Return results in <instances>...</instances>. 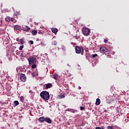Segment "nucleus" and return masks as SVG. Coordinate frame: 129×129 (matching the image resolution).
Wrapping results in <instances>:
<instances>
[{
    "label": "nucleus",
    "mask_w": 129,
    "mask_h": 129,
    "mask_svg": "<svg viewBox=\"0 0 129 129\" xmlns=\"http://www.w3.org/2000/svg\"><path fill=\"white\" fill-rule=\"evenodd\" d=\"M107 51H108V49H107V48H106V47L104 46H101V47H100V51L102 54H104L105 53H106Z\"/></svg>",
    "instance_id": "5"
},
{
    "label": "nucleus",
    "mask_w": 129,
    "mask_h": 129,
    "mask_svg": "<svg viewBox=\"0 0 129 129\" xmlns=\"http://www.w3.org/2000/svg\"><path fill=\"white\" fill-rule=\"evenodd\" d=\"M51 31H52V33H54V34H57V32H58V29L52 28Z\"/></svg>",
    "instance_id": "10"
},
{
    "label": "nucleus",
    "mask_w": 129,
    "mask_h": 129,
    "mask_svg": "<svg viewBox=\"0 0 129 129\" xmlns=\"http://www.w3.org/2000/svg\"><path fill=\"white\" fill-rule=\"evenodd\" d=\"M20 98V101H21V102H24V97L21 96Z\"/></svg>",
    "instance_id": "24"
},
{
    "label": "nucleus",
    "mask_w": 129,
    "mask_h": 129,
    "mask_svg": "<svg viewBox=\"0 0 129 129\" xmlns=\"http://www.w3.org/2000/svg\"><path fill=\"white\" fill-rule=\"evenodd\" d=\"M38 120L40 122H44V121H45V118L44 117H40L38 119Z\"/></svg>",
    "instance_id": "11"
},
{
    "label": "nucleus",
    "mask_w": 129,
    "mask_h": 129,
    "mask_svg": "<svg viewBox=\"0 0 129 129\" xmlns=\"http://www.w3.org/2000/svg\"><path fill=\"white\" fill-rule=\"evenodd\" d=\"M75 50L77 54H82V55H83V53L84 52V49H83V48L80 47L79 46H76L75 47Z\"/></svg>",
    "instance_id": "3"
},
{
    "label": "nucleus",
    "mask_w": 129,
    "mask_h": 129,
    "mask_svg": "<svg viewBox=\"0 0 129 129\" xmlns=\"http://www.w3.org/2000/svg\"><path fill=\"white\" fill-rule=\"evenodd\" d=\"M31 33L32 34V35H33V36H36V35H37V34L38 33V31H37V30H33Z\"/></svg>",
    "instance_id": "14"
},
{
    "label": "nucleus",
    "mask_w": 129,
    "mask_h": 129,
    "mask_svg": "<svg viewBox=\"0 0 129 129\" xmlns=\"http://www.w3.org/2000/svg\"><path fill=\"white\" fill-rule=\"evenodd\" d=\"M30 29L31 28L28 26H25V27H24V28H23V30L25 32H28V31L30 30Z\"/></svg>",
    "instance_id": "13"
},
{
    "label": "nucleus",
    "mask_w": 129,
    "mask_h": 129,
    "mask_svg": "<svg viewBox=\"0 0 129 129\" xmlns=\"http://www.w3.org/2000/svg\"><path fill=\"white\" fill-rule=\"evenodd\" d=\"M20 79L22 82H25L27 80V78H26V75L24 74H21L20 75Z\"/></svg>",
    "instance_id": "6"
},
{
    "label": "nucleus",
    "mask_w": 129,
    "mask_h": 129,
    "mask_svg": "<svg viewBox=\"0 0 129 129\" xmlns=\"http://www.w3.org/2000/svg\"><path fill=\"white\" fill-rule=\"evenodd\" d=\"M52 45H57V42H56V41H54L52 42Z\"/></svg>",
    "instance_id": "30"
},
{
    "label": "nucleus",
    "mask_w": 129,
    "mask_h": 129,
    "mask_svg": "<svg viewBox=\"0 0 129 129\" xmlns=\"http://www.w3.org/2000/svg\"><path fill=\"white\" fill-rule=\"evenodd\" d=\"M112 101H113V99H108L107 100V103H108L109 104H110L111 103V102H112Z\"/></svg>",
    "instance_id": "19"
},
{
    "label": "nucleus",
    "mask_w": 129,
    "mask_h": 129,
    "mask_svg": "<svg viewBox=\"0 0 129 129\" xmlns=\"http://www.w3.org/2000/svg\"><path fill=\"white\" fill-rule=\"evenodd\" d=\"M52 86H53V85H52V84L51 83H48L47 84H46V87L45 88L46 89H48L49 88H51V87H52Z\"/></svg>",
    "instance_id": "9"
},
{
    "label": "nucleus",
    "mask_w": 129,
    "mask_h": 129,
    "mask_svg": "<svg viewBox=\"0 0 129 129\" xmlns=\"http://www.w3.org/2000/svg\"><path fill=\"white\" fill-rule=\"evenodd\" d=\"M20 44H22L23 45V44H24V39L21 38L20 41H19Z\"/></svg>",
    "instance_id": "21"
},
{
    "label": "nucleus",
    "mask_w": 129,
    "mask_h": 129,
    "mask_svg": "<svg viewBox=\"0 0 129 129\" xmlns=\"http://www.w3.org/2000/svg\"><path fill=\"white\" fill-rule=\"evenodd\" d=\"M6 22H11V17L8 16L5 18Z\"/></svg>",
    "instance_id": "16"
},
{
    "label": "nucleus",
    "mask_w": 129,
    "mask_h": 129,
    "mask_svg": "<svg viewBox=\"0 0 129 129\" xmlns=\"http://www.w3.org/2000/svg\"><path fill=\"white\" fill-rule=\"evenodd\" d=\"M24 48V45H21L20 47H19V50L20 51H22V50H23V48Z\"/></svg>",
    "instance_id": "23"
},
{
    "label": "nucleus",
    "mask_w": 129,
    "mask_h": 129,
    "mask_svg": "<svg viewBox=\"0 0 129 129\" xmlns=\"http://www.w3.org/2000/svg\"><path fill=\"white\" fill-rule=\"evenodd\" d=\"M100 104V99L99 98H97V105H99Z\"/></svg>",
    "instance_id": "25"
},
{
    "label": "nucleus",
    "mask_w": 129,
    "mask_h": 129,
    "mask_svg": "<svg viewBox=\"0 0 129 129\" xmlns=\"http://www.w3.org/2000/svg\"><path fill=\"white\" fill-rule=\"evenodd\" d=\"M20 57H24V54L21 53Z\"/></svg>",
    "instance_id": "33"
},
{
    "label": "nucleus",
    "mask_w": 129,
    "mask_h": 129,
    "mask_svg": "<svg viewBox=\"0 0 129 129\" xmlns=\"http://www.w3.org/2000/svg\"><path fill=\"white\" fill-rule=\"evenodd\" d=\"M14 31L15 32H20V31H22V28L19 25H15Z\"/></svg>",
    "instance_id": "7"
},
{
    "label": "nucleus",
    "mask_w": 129,
    "mask_h": 129,
    "mask_svg": "<svg viewBox=\"0 0 129 129\" xmlns=\"http://www.w3.org/2000/svg\"><path fill=\"white\" fill-rule=\"evenodd\" d=\"M28 61L30 64H36L37 62V58L35 56H30L28 58Z\"/></svg>",
    "instance_id": "2"
},
{
    "label": "nucleus",
    "mask_w": 129,
    "mask_h": 129,
    "mask_svg": "<svg viewBox=\"0 0 129 129\" xmlns=\"http://www.w3.org/2000/svg\"><path fill=\"white\" fill-rule=\"evenodd\" d=\"M58 97L60 99H62V98H65V96H64V95H59Z\"/></svg>",
    "instance_id": "20"
},
{
    "label": "nucleus",
    "mask_w": 129,
    "mask_h": 129,
    "mask_svg": "<svg viewBox=\"0 0 129 129\" xmlns=\"http://www.w3.org/2000/svg\"><path fill=\"white\" fill-rule=\"evenodd\" d=\"M10 20L12 22H13L14 21V18H11Z\"/></svg>",
    "instance_id": "36"
},
{
    "label": "nucleus",
    "mask_w": 129,
    "mask_h": 129,
    "mask_svg": "<svg viewBox=\"0 0 129 129\" xmlns=\"http://www.w3.org/2000/svg\"><path fill=\"white\" fill-rule=\"evenodd\" d=\"M41 44L43 46V42H41Z\"/></svg>",
    "instance_id": "41"
},
{
    "label": "nucleus",
    "mask_w": 129,
    "mask_h": 129,
    "mask_svg": "<svg viewBox=\"0 0 129 129\" xmlns=\"http://www.w3.org/2000/svg\"><path fill=\"white\" fill-rule=\"evenodd\" d=\"M95 104H96V105H97V99H96Z\"/></svg>",
    "instance_id": "35"
},
{
    "label": "nucleus",
    "mask_w": 129,
    "mask_h": 129,
    "mask_svg": "<svg viewBox=\"0 0 129 129\" xmlns=\"http://www.w3.org/2000/svg\"><path fill=\"white\" fill-rule=\"evenodd\" d=\"M69 111L73 112V113H75V111H77V110H74L73 109H68Z\"/></svg>",
    "instance_id": "15"
},
{
    "label": "nucleus",
    "mask_w": 129,
    "mask_h": 129,
    "mask_svg": "<svg viewBox=\"0 0 129 129\" xmlns=\"http://www.w3.org/2000/svg\"><path fill=\"white\" fill-rule=\"evenodd\" d=\"M95 129H97V127H96Z\"/></svg>",
    "instance_id": "42"
},
{
    "label": "nucleus",
    "mask_w": 129,
    "mask_h": 129,
    "mask_svg": "<svg viewBox=\"0 0 129 129\" xmlns=\"http://www.w3.org/2000/svg\"><path fill=\"white\" fill-rule=\"evenodd\" d=\"M40 96L42 99L44 100V101H47V100H49L50 98V95L48 92L46 91H43L40 94Z\"/></svg>",
    "instance_id": "1"
},
{
    "label": "nucleus",
    "mask_w": 129,
    "mask_h": 129,
    "mask_svg": "<svg viewBox=\"0 0 129 129\" xmlns=\"http://www.w3.org/2000/svg\"><path fill=\"white\" fill-rule=\"evenodd\" d=\"M91 57L92 58H95V57H97V54H92Z\"/></svg>",
    "instance_id": "22"
},
{
    "label": "nucleus",
    "mask_w": 129,
    "mask_h": 129,
    "mask_svg": "<svg viewBox=\"0 0 129 129\" xmlns=\"http://www.w3.org/2000/svg\"><path fill=\"white\" fill-rule=\"evenodd\" d=\"M45 121L47 123H52V119H51L49 117H45Z\"/></svg>",
    "instance_id": "8"
},
{
    "label": "nucleus",
    "mask_w": 129,
    "mask_h": 129,
    "mask_svg": "<svg viewBox=\"0 0 129 129\" xmlns=\"http://www.w3.org/2000/svg\"><path fill=\"white\" fill-rule=\"evenodd\" d=\"M83 33L84 36H88L90 33V29L86 28H83Z\"/></svg>",
    "instance_id": "4"
},
{
    "label": "nucleus",
    "mask_w": 129,
    "mask_h": 129,
    "mask_svg": "<svg viewBox=\"0 0 129 129\" xmlns=\"http://www.w3.org/2000/svg\"><path fill=\"white\" fill-rule=\"evenodd\" d=\"M67 66H69V67H71V66H70V65H69V63L67 64Z\"/></svg>",
    "instance_id": "37"
},
{
    "label": "nucleus",
    "mask_w": 129,
    "mask_h": 129,
    "mask_svg": "<svg viewBox=\"0 0 129 129\" xmlns=\"http://www.w3.org/2000/svg\"><path fill=\"white\" fill-rule=\"evenodd\" d=\"M20 104V103H19V101H15L14 102V107H16V106H18Z\"/></svg>",
    "instance_id": "12"
},
{
    "label": "nucleus",
    "mask_w": 129,
    "mask_h": 129,
    "mask_svg": "<svg viewBox=\"0 0 129 129\" xmlns=\"http://www.w3.org/2000/svg\"><path fill=\"white\" fill-rule=\"evenodd\" d=\"M29 44H31V45H33V44H34V41H33L32 40H30L29 41Z\"/></svg>",
    "instance_id": "29"
},
{
    "label": "nucleus",
    "mask_w": 129,
    "mask_h": 129,
    "mask_svg": "<svg viewBox=\"0 0 129 129\" xmlns=\"http://www.w3.org/2000/svg\"><path fill=\"white\" fill-rule=\"evenodd\" d=\"M107 129H114V128L113 127V126H108L107 127Z\"/></svg>",
    "instance_id": "26"
},
{
    "label": "nucleus",
    "mask_w": 129,
    "mask_h": 129,
    "mask_svg": "<svg viewBox=\"0 0 129 129\" xmlns=\"http://www.w3.org/2000/svg\"><path fill=\"white\" fill-rule=\"evenodd\" d=\"M79 89H81V87H79Z\"/></svg>",
    "instance_id": "40"
},
{
    "label": "nucleus",
    "mask_w": 129,
    "mask_h": 129,
    "mask_svg": "<svg viewBox=\"0 0 129 129\" xmlns=\"http://www.w3.org/2000/svg\"><path fill=\"white\" fill-rule=\"evenodd\" d=\"M36 66L34 63H33V64L32 65V68L33 69H35V68H36Z\"/></svg>",
    "instance_id": "27"
},
{
    "label": "nucleus",
    "mask_w": 129,
    "mask_h": 129,
    "mask_svg": "<svg viewBox=\"0 0 129 129\" xmlns=\"http://www.w3.org/2000/svg\"><path fill=\"white\" fill-rule=\"evenodd\" d=\"M104 112H107V110H104Z\"/></svg>",
    "instance_id": "38"
},
{
    "label": "nucleus",
    "mask_w": 129,
    "mask_h": 129,
    "mask_svg": "<svg viewBox=\"0 0 129 129\" xmlns=\"http://www.w3.org/2000/svg\"><path fill=\"white\" fill-rule=\"evenodd\" d=\"M80 108L81 110H84L85 109V108L83 106H80Z\"/></svg>",
    "instance_id": "28"
},
{
    "label": "nucleus",
    "mask_w": 129,
    "mask_h": 129,
    "mask_svg": "<svg viewBox=\"0 0 129 129\" xmlns=\"http://www.w3.org/2000/svg\"><path fill=\"white\" fill-rule=\"evenodd\" d=\"M53 78L55 80H57V79H58V75H57L56 74H54L53 75Z\"/></svg>",
    "instance_id": "18"
},
{
    "label": "nucleus",
    "mask_w": 129,
    "mask_h": 129,
    "mask_svg": "<svg viewBox=\"0 0 129 129\" xmlns=\"http://www.w3.org/2000/svg\"><path fill=\"white\" fill-rule=\"evenodd\" d=\"M32 91H31V90L29 91L30 93H32Z\"/></svg>",
    "instance_id": "39"
},
{
    "label": "nucleus",
    "mask_w": 129,
    "mask_h": 129,
    "mask_svg": "<svg viewBox=\"0 0 129 129\" xmlns=\"http://www.w3.org/2000/svg\"><path fill=\"white\" fill-rule=\"evenodd\" d=\"M96 64H97V60H95V61H93L92 65L93 67L96 66Z\"/></svg>",
    "instance_id": "17"
},
{
    "label": "nucleus",
    "mask_w": 129,
    "mask_h": 129,
    "mask_svg": "<svg viewBox=\"0 0 129 129\" xmlns=\"http://www.w3.org/2000/svg\"><path fill=\"white\" fill-rule=\"evenodd\" d=\"M62 50H63L64 51H65V50H66L65 47H63L62 48Z\"/></svg>",
    "instance_id": "34"
},
{
    "label": "nucleus",
    "mask_w": 129,
    "mask_h": 129,
    "mask_svg": "<svg viewBox=\"0 0 129 129\" xmlns=\"http://www.w3.org/2000/svg\"><path fill=\"white\" fill-rule=\"evenodd\" d=\"M104 42L105 43H106L107 42H108L107 39H105L104 40Z\"/></svg>",
    "instance_id": "32"
},
{
    "label": "nucleus",
    "mask_w": 129,
    "mask_h": 129,
    "mask_svg": "<svg viewBox=\"0 0 129 129\" xmlns=\"http://www.w3.org/2000/svg\"><path fill=\"white\" fill-rule=\"evenodd\" d=\"M97 129H104V127L103 126L97 127Z\"/></svg>",
    "instance_id": "31"
}]
</instances>
